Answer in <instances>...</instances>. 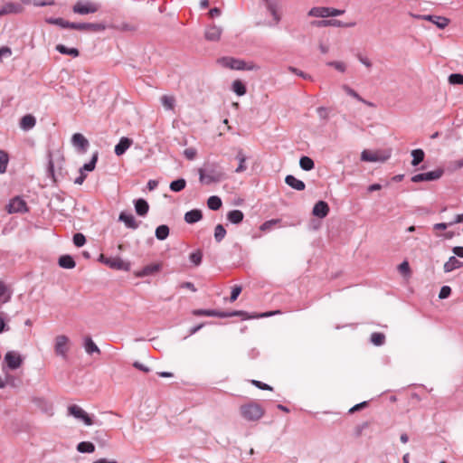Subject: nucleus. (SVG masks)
I'll return each mask as SVG.
<instances>
[{
  "label": "nucleus",
  "mask_w": 463,
  "mask_h": 463,
  "mask_svg": "<svg viewBox=\"0 0 463 463\" xmlns=\"http://www.w3.org/2000/svg\"><path fill=\"white\" fill-rule=\"evenodd\" d=\"M326 66L334 68L335 71H337L340 73H345L347 71V65L345 61H327Z\"/></svg>",
  "instance_id": "36"
},
{
  "label": "nucleus",
  "mask_w": 463,
  "mask_h": 463,
  "mask_svg": "<svg viewBox=\"0 0 463 463\" xmlns=\"http://www.w3.org/2000/svg\"><path fill=\"white\" fill-rule=\"evenodd\" d=\"M35 124H36L35 118L31 114H28V115L24 116L21 118L19 125L23 130L28 131V130L33 128Z\"/></svg>",
  "instance_id": "24"
},
{
  "label": "nucleus",
  "mask_w": 463,
  "mask_h": 463,
  "mask_svg": "<svg viewBox=\"0 0 463 463\" xmlns=\"http://www.w3.org/2000/svg\"><path fill=\"white\" fill-rule=\"evenodd\" d=\"M196 154H197V151L195 148L194 147H189V148H186L184 151V156L189 159V160H193L194 159V157L196 156Z\"/></svg>",
  "instance_id": "60"
},
{
  "label": "nucleus",
  "mask_w": 463,
  "mask_h": 463,
  "mask_svg": "<svg viewBox=\"0 0 463 463\" xmlns=\"http://www.w3.org/2000/svg\"><path fill=\"white\" fill-rule=\"evenodd\" d=\"M195 316H205V317H227L228 315L225 312H220L215 309H195L193 311Z\"/></svg>",
  "instance_id": "25"
},
{
  "label": "nucleus",
  "mask_w": 463,
  "mask_h": 463,
  "mask_svg": "<svg viewBox=\"0 0 463 463\" xmlns=\"http://www.w3.org/2000/svg\"><path fill=\"white\" fill-rule=\"evenodd\" d=\"M149 206L146 200L137 199L135 201V210L140 216H145L148 212Z\"/></svg>",
  "instance_id": "29"
},
{
  "label": "nucleus",
  "mask_w": 463,
  "mask_h": 463,
  "mask_svg": "<svg viewBox=\"0 0 463 463\" xmlns=\"http://www.w3.org/2000/svg\"><path fill=\"white\" fill-rule=\"evenodd\" d=\"M419 19L426 20L434 24L438 28L444 29L448 26L449 20L444 16L422 14L417 16Z\"/></svg>",
  "instance_id": "13"
},
{
  "label": "nucleus",
  "mask_w": 463,
  "mask_h": 463,
  "mask_svg": "<svg viewBox=\"0 0 463 463\" xmlns=\"http://www.w3.org/2000/svg\"><path fill=\"white\" fill-rule=\"evenodd\" d=\"M358 61H359L363 65H364V66H365V67H367V68H371V67H372V61H371L367 57H364V56L359 55V56H358Z\"/></svg>",
  "instance_id": "64"
},
{
  "label": "nucleus",
  "mask_w": 463,
  "mask_h": 463,
  "mask_svg": "<svg viewBox=\"0 0 463 463\" xmlns=\"http://www.w3.org/2000/svg\"><path fill=\"white\" fill-rule=\"evenodd\" d=\"M222 33V27L212 24L206 27L204 36L207 41L217 42L220 40Z\"/></svg>",
  "instance_id": "16"
},
{
  "label": "nucleus",
  "mask_w": 463,
  "mask_h": 463,
  "mask_svg": "<svg viewBox=\"0 0 463 463\" xmlns=\"http://www.w3.org/2000/svg\"><path fill=\"white\" fill-rule=\"evenodd\" d=\"M169 235V228L167 225L162 224L156 229V237L159 241L165 240Z\"/></svg>",
  "instance_id": "39"
},
{
  "label": "nucleus",
  "mask_w": 463,
  "mask_h": 463,
  "mask_svg": "<svg viewBox=\"0 0 463 463\" xmlns=\"http://www.w3.org/2000/svg\"><path fill=\"white\" fill-rule=\"evenodd\" d=\"M59 265L64 269H72L75 267L76 263L70 255H63L59 259Z\"/></svg>",
  "instance_id": "35"
},
{
  "label": "nucleus",
  "mask_w": 463,
  "mask_h": 463,
  "mask_svg": "<svg viewBox=\"0 0 463 463\" xmlns=\"http://www.w3.org/2000/svg\"><path fill=\"white\" fill-rule=\"evenodd\" d=\"M342 89L349 96L353 97L354 99L370 106V107H373V104L372 102H369V101H366L365 99H364L355 90H354L352 88H350L349 86L347 85H343L342 86Z\"/></svg>",
  "instance_id": "32"
},
{
  "label": "nucleus",
  "mask_w": 463,
  "mask_h": 463,
  "mask_svg": "<svg viewBox=\"0 0 463 463\" xmlns=\"http://www.w3.org/2000/svg\"><path fill=\"white\" fill-rule=\"evenodd\" d=\"M279 313L280 312L278 310V311H274V312H267V313H262V314H258V315H248L244 311H233V312L225 313V314L228 315L227 317L241 316V317H243V319H250V318L267 317H270L272 315L279 314Z\"/></svg>",
  "instance_id": "19"
},
{
  "label": "nucleus",
  "mask_w": 463,
  "mask_h": 463,
  "mask_svg": "<svg viewBox=\"0 0 463 463\" xmlns=\"http://www.w3.org/2000/svg\"><path fill=\"white\" fill-rule=\"evenodd\" d=\"M240 413L248 421H257L264 415V409L259 403L250 402L240 407Z\"/></svg>",
  "instance_id": "3"
},
{
  "label": "nucleus",
  "mask_w": 463,
  "mask_h": 463,
  "mask_svg": "<svg viewBox=\"0 0 463 463\" xmlns=\"http://www.w3.org/2000/svg\"><path fill=\"white\" fill-rule=\"evenodd\" d=\"M288 71H291L292 73L303 78L304 80H312L313 78L311 75L295 68V67H289L288 68Z\"/></svg>",
  "instance_id": "53"
},
{
  "label": "nucleus",
  "mask_w": 463,
  "mask_h": 463,
  "mask_svg": "<svg viewBox=\"0 0 463 463\" xmlns=\"http://www.w3.org/2000/svg\"><path fill=\"white\" fill-rule=\"evenodd\" d=\"M68 415L82 421L86 426L93 424L91 417L80 406L73 404L68 407Z\"/></svg>",
  "instance_id": "6"
},
{
  "label": "nucleus",
  "mask_w": 463,
  "mask_h": 463,
  "mask_svg": "<svg viewBox=\"0 0 463 463\" xmlns=\"http://www.w3.org/2000/svg\"><path fill=\"white\" fill-rule=\"evenodd\" d=\"M185 185H186L185 180L183 178H180V179L171 182L169 187H170L171 191H173V192H180L183 189H184Z\"/></svg>",
  "instance_id": "46"
},
{
  "label": "nucleus",
  "mask_w": 463,
  "mask_h": 463,
  "mask_svg": "<svg viewBox=\"0 0 463 463\" xmlns=\"http://www.w3.org/2000/svg\"><path fill=\"white\" fill-rule=\"evenodd\" d=\"M398 270L405 275V276H409L410 273H411V269H410V266H409V263L408 261L404 260L402 261L399 266H398Z\"/></svg>",
  "instance_id": "56"
},
{
  "label": "nucleus",
  "mask_w": 463,
  "mask_h": 463,
  "mask_svg": "<svg viewBox=\"0 0 463 463\" xmlns=\"http://www.w3.org/2000/svg\"><path fill=\"white\" fill-rule=\"evenodd\" d=\"M267 11L271 15V20L268 23L269 26H276L281 20L280 1L279 0H263Z\"/></svg>",
  "instance_id": "4"
},
{
  "label": "nucleus",
  "mask_w": 463,
  "mask_h": 463,
  "mask_svg": "<svg viewBox=\"0 0 463 463\" xmlns=\"http://www.w3.org/2000/svg\"><path fill=\"white\" fill-rule=\"evenodd\" d=\"M77 450L80 453H92L95 450V446L91 442L81 441L78 444Z\"/></svg>",
  "instance_id": "38"
},
{
  "label": "nucleus",
  "mask_w": 463,
  "mask_h": 463,
  "mask_svg": "<svg viewBox=\"0 0 463 463\" xmlns=\"http://www.w3.org/2000/svg\"><path fill=\"white\" fill-rule=\"evenodd\" d=\"M232 90L238 96H243L246 93V87L240 80H235L232 84Z\"/></svg>",
  "instance_id": "37"
},
{
  "label": "nucleus",
  "mask_w": 463,
  "mask_h": 463,
  "mask_svg": "<svg viewBox=\"0 0 463 463\" xmlns=\"http://www.w3.org/2000/svg\"><path fill=\"white\" fill-rule=\"evenodd\" d=\"M85 242H86V239H85V236L82 233H76V234H74V236H73V243L77 247L83 246L85 244Z\"/></svg>",
  "instance_id": "55"
},
{
  "label": "nucleus",
  "mask_w": 463,
  "mask_h": 463,
  "mask_svg": "<svg viewBox=\"0 0 463 463\" xmlns=\"http://www.w3.org/2000/svg\"><path fill=\"white\" fill-rule=\"evenodd\" d=\"M56 50L60 53H61V54H66V55H70V56H72V57H78L79 54H80L78 49H76V48H69V47H66L63 44L56 45Z\"/></svg>",
  "instance_id": "34"
},
{
  "label": "nucleus",
  "mask_w": 463,
  "mask_h": 463,
  "mask_svg": "<svg viewBox=\"0 0 463 463\" xmlns=\"http://www.w3.org/2000/svg\"><path fill=\"white\" fill-rule=\"evenodd\" d=\"M62 156L59 151L49 154V161L47 171L50 176L54 179V168L55 166L61 168Z\"/></svg>",
  "instance_id": "10"
},
{
  "label": "nucleus",
  "mask_w": 463,
  "mask_h": 463,
  "mask_svg": "<svg viewBox=\"0 0 463 463\" xmlns=\"http://www.w3.org/2000/svg\"><path fill=\"white\" fill-rule=\"evenodd\" d=\"M251 383L253 385H255L256 387L261 389V390H269V391H271L272 390V387L264 383H261L260 381H256V380H252L251 381Z\"/></svg>",
  "instance_id": "62"
},
{
  "label": "nucleus",
  "mask_w": 463,
  "mask_h": 463,
  "mask_svg": "<svg viewBox=\"0 0 463 463\" xmlns=\"http://www.w3.org/2000/svg\"><path fill=\"white\" fill-rule=\"evenodd\" d=\"M98 160V153H95L91 158V160L89 163H86L83 165L82 167H80V170L90 172L93 171L96 165Z\"/></svg>",
  "instance_id": "48"
},
{
  "label": "nucleus",
  "mask_w": 463,
  "mask_h": 463,
  "mask_svg": "<svg viewBox=\"0 0 463 463\" xmlns=\"http://www.w3.org/2000/svg\"><path fill=\"white\" fill-rule=\"evenodd\" d=\"M318 49L322 54H326L330 51V44L328 42L320 40L318 43Z\"/></svg>",
  "instance_id": "57"
},
{
  "label": "nucleus",
  "mask_w": 463,
  "mask_h": 463,
  "mask_svg": "<svg viewBox=\"0 0 463 463\" xmlns=\"http://www.w3.org/2000/svg\"><path fill=\"white\" fill-rule=\"evenodd\" d=\"M71 340L64 335H59L54 338V352L57 356L67 359L70 351Z\"/></svg>",
  "instance_id": "5"
},
{
  "label": "nucleus",
  "mask_w": 463,
  "mask_h": 463,
  "mask_svg": "<svg viewBox=\"0 0 463 463\" xmlns=\"http://www.w3.org/2000/svg\"><path fill=\"white\" fill-rule=\"evenodd\" d=\"M207 205L211 210H219L222 206V200L216 195L210 196L207 200Z\"/></svg>",
  "instance_id": "42"
},
{
  "label": "nucleus",
  "mask_w": 463,
  "mask_h": 463,
  "mask_svg": "<svg viewBox=\"0 0 463 463\" xmlns=\"http://www.w3.org/2000/svg\"><path fill=\"white\" fill-rule=\"evenodd\" d=\"M218 64L235 71H257L259 66L253 62H246L243 60L233 57H222L217 61Z\"/></svg>",
  "instance_id": "1"
},
{
  "label": "nucleus",
  "mask_w": 463,
  "mask_h": 463,
  "mask_svg": "<svg viewBox=\"0 0 463 463\" xmlns=\"http://www.w3.org/2000/svg\"><path fill=\"white\" fill-rule=\"evenodd\" d=\"M463 266V262L458 260L455 256H451L443 266L444 272L449 273L458 269Z\"/></svg>",
  "instance_id": "23"
},
{
  "label": "nucleus",
  "mask_w": 463,
  "mask_h": 463,
  "mask_svg": "<svg viewBox=\"0 0 463 463\" xmlns=\"http://www.w3.org/2000/svg\"><path fill=\"white\" fill-rule=\"evenodd\" d=\"M71 144L74 148L80 153H85L90 145L88 139L80 133L72 135Z\"/></svg>",
  "instance_id": "11"
},
{
  "label": "nucleus",
  "mask_w": 463,
  "mask_h": 463,
  "mask_svg": "<svg viewBox=\"0 0 463 463\" xmlns=\"http://www.w3.org/2000/svg\"><path fill=\"white\" fill-rule=\"evenodd\" d=\"M106 265L117 270L128 271L130 269V263L123 260L119 257H110L109 260H106Z\"/></svg>",
  "instance_id": "12"
},
{
  "label": "nucleus",
  "mask_w": 463,
  "mask_h": 463,
  "mask_svg": "<svg viewBox=\"0 0 463 463\" xmlns=\"http://www.w3.org/2000/svg\"><path fill=\"white\" fill-rule=\"evenodd\" d=\"M450 293H451V288L449 286H443L440 288L439 298L440 299H445L449 297Z\"/></svg>",
  "instance_id": "58"
},
{
  "label": "nucleus",
  "mask_w": 463,
  "mask_h": 463,
  "mask_svg": "<svg viewBox=\"0 0 463 463\" xmlns=\"http://www.w3.org/2000/svg\"><path fill=\"white\" fill-rule=\"evenodd\" d=\"M309 16L313 17H329V7H313L308 12Z\"/></svg>",
  "instance_id": "31"
},
{
  "label": "nucleus",
  "mask_w": 463,
  "mask_h": 463,
  "mask_svg": "<svg viewBox=\"0 0 463 463\" xmlns=\"http://www.w3.org/2000/svg\"><path fill=\"white\" fill-rule=\"evenodd\" d=\"M443 175L442 169H436L434 171L417 174L411 177L413 183L429 182L439 179Z\"/></svg>",
  "instance_id": "8"
},
{
  "label": "nucleus",
  "mask_w": 463,
  "mask_h": 463,
  "mask_svg": "<svg viewBox=\"0 0 463 463\" xmlns=\"http://www.w3.org/2000/svg\"><path fill=\"white\" fill-rule=\"evenodd\" d=\"M354 25H355V23H354V22L345 24L340 20H332V23H331V26H334V27H353Z\"/></svg>",
  "instance_id": "61"
},
{
  "label": "nucleus",
  "mask_w": 463,
  "mask_h": 463,
  "mask_svg": "<svg viewBox=\"0 0 463 463\" xmlns=\"http://www.w3.org/2000/svg\"><path fill=\"white\" fill-rule=\"evenodd\" d=\"M46 22L48 24H56V25H59L62 28H71V24L72 23H70L68 21H65L64 19L62 18H48L46 20Z\"/></svg>",
  "instance_id": "44"
},
{
  "label": "nucleus",
  "mask_w": 463,
  "mask_h": 463,
  "mask_svg": "<svg viewBox=\"0 0 463 463\" xmlns=\"http://www.w3.org/2000/svg\"><path fill=\"white\" fill-rule=\"evenodd\" d=\"M73 12L79 14H93L98 11V5L91 2H77L72 8Z\"/></svg>",
  "instance_id": "9"
},
{
  "label": "nucleus",
  "mask_w": 463,
  "mask_h": 463,
  "mask_svg": "<svg viewBox=\"0 0 463 463\" xmlns=\"http://www.w3.org/2000/svg\"><path fill=\"white\" fill-rule=\"evenodd\" d=\"M12 54V51L9 47H1L0 48V61L3 60V58L5 57H9L11 56Z\"/></svg>",
  "instance_id": "63"
},
{
  "label": "nucleus",
  "mask_w": 463,
  "mask_h": 463,
  "mask_svg": "<svg viewBox=\"0 0 463 463\" xmlns=\"http://www.w3.org/2000/svg\"><path fill=\"white\" fill-rule=\"evenodd\" d=\"M202 217L203 214L200 210H191L184 214V221L187 223H195L199 222L202 219Z\"/></svg>",
  "instance_id": "28"
},
{
  "label": "nucleus",
  "mask_w": 463,
  "mask_h": 463,
  "mask_svg": "<svg viewBox=\"0 0 463 463\" xmlns=\"http://www.w3.org/2000/svg\"><path fill=\"white\" fill-rule=\"evenodd\" d=\"M203 254L201 250L192 252L189 256L190 260L195 265L199 266L202 262Z\"/></svg>",
  "instance_id": "51"
},
{
  "label": "nucleus",
  "mask_w": 463,
  "mask_h": 463,
  "mask_svg": "<svg viewBox=\"0 0 463 463\" xmlns=\"http://www.w3.org/2000/svg\"><path fill=\"white\" fill-rule=\"evenodd\" d=\"M279 222V219H272V220H269V221H266L264 222L260 226V230L262 231V232H268V231H270L272 229V227L277 224L278 222Z\"/></svg>",
  "instance_id": "50"
},
{
  "label": "nucleus",
  "mask_w": 463,
  "mask_h": 463,
  "mask_svg": "<svg viewBox=\"0 0 463 463\" xmlns=\"http://www.w3.org/2000/svg\"><path fill=\"white\" fill-rule=\"evenodd\" d=\"M133 140L123 137L119 139V142L115 146V154L117 156H122L131 146Z\"/></svg>",
  "instance_id": "20"
},
{
  "label": "nucleus",
  "mask_w": 463,
  "mask_h": 463,
  "mask_svg": "<svg viewBox=\"0 0 463 463\" xmlns=\"http://www.w3.org/2000/svg\"><path fill=\"white\" fill-rule=\"evenodd\" d=\"M329 212L328 204L324 201L317 202L313 207V214L318 218H325Z\"/></svg>",
  "instance_id": "21"
},
{
  "label": "nucleus",
  "mask_w": 463,
  "mask_h": 463,
  "mask_svg": "<svg viewBox=\"0 0 463 463\" xmlns=\"http://www.w3.org/2000/svg\"><path fill=\"white\" fill-rule=\"evenodd\" d=\"M449 82L450 84H458L461 85L463 84V75L459 73H453L449 76Z\"/></svg>",
  "instance_id": "52"
},
{
  "label": "nucleus",
  "mask_w": 463,
  "mask_h": 463,
  "mask_svg": "<svg viewBox=\"0 0 463 463\" xmlns=\"http://www.w3.org/2000/svg\"><path fill=\"white\" fill-rule=\"evenodd\" d=\"M236 159L239 161V165L235 169V172L236 173H242V172H244L247 169V166L245 165L247 157H246L245 154L243 153V151L241 149H240L238 151V153L236 155Z\"/></svg>",
  "instance_id": "33"
},
{
  "label": "nucleus",
  "mask_w": 463,
  "mask_h": 463,
  "mask_svg": "<svg viewBox=\"0 0 463 463\" xmlns=\"http://www.w3.org/2000/svg\"><path fill=\"white\" fill-rule=\"evenodd\" d=\"M118 221L124 222L126 227L136 230L139 226V222H137L133 214L127 213L125 212H122L118 216Z\"/></svg>",
  "instance_id": "17"
},
{
  "label": "nucleus",
  "mask_w": 463,
  "mask_h": 463,
  "mask_svg": "<svg viewBox=\"0 0 463 463\" xmlns=\"http://www.w3.org/2000/svg\"><path fill=\"white\" fill-rule=\"evenodd\" d=\"M300 167L305 171H310L314 168V161L308 156H302L299 160Z\"/></svg>",
  "instance_id": "43"
},
{
  "label": "nucleus",
  "mask_w": 463,
  "mask_h": 463,
  "mask_svg": "<svg viewBox=\"0 0 463 463\" xmlns=\"http://www.w3.org/2000/svg\"><path fill=\"white\" fill-rule=\"evenodd\" d=\"M424 156H425V154L422 149L412 150L411 151V156H412L411 165L416 166L420 163H421L424 159Z\"/></svg>",
  "instance_id": "40"
},
{
  "label": "nucleus",
  "mask_w": 463,
  "mask_h": 463,
  "mask_svg": "<svg viewBox=\"0 0 463 463\" xmlns=\"http://www.w3.org/2000/svg\"><path fill=\"white\" fill-rule=\"evenodd\" d=\"M2 297H5L3 303H6L11 298V293L8 290L6 285L4 282L0 281V298Z\"/></svg>",
  "instance_id": "49"
},
{
  "label": "nucleus",
  "mask_w": 463,
  "mask_h": 463,
  "mask_svg": "<svg viewBox=\"0 0 463 463\" xmlns=\"http://www.w3.org/2000/svg\"><path fill=\"white\" fill-rule=\"evenodd\" d=\"M241 286H234L232 288V294H231V297H230V301L231 302H233L235 301L239 295L241 294Z\"/></svg>",
  "instance_id": "59"
},
{
  "label": "nucleus",
  "mask_w": 463,
  "mask_h": 463,
  "mask_svg": "<svg viewBox=\"0 0 463 463\" xmlns=\"http://www.w3.org/2000/svg\"><path fill=\"white\" fill-rule=\"evenodd\" d=\"M223 178L224 173L214 164L207 165L204 169H199L200 182L204 184L218 183Z\"/></svg>",
  "instance_id": "2"
},
{
  "label": "nucleus",
  "mask_w": 463,
  "mask_h": 463,
  "mask_svg": "<svg viewBox=\"0 0 463 463\" xmlns=\"http://www.w3.org/2000/svg\"><path fill=\"white\" fill-rule=\"evenodd\" d=\"M84 348H85V351L89 354H91L93 353L99 354V352H100L99 348L97 346V345L90 337L85 339Z\"/></svg>",
  "instance_id": "41"
},
{
  "label": "nucleus",
  "mask_w": 463,
  "mask_h": 463,
  "mask_svg": "<svg viewBox=\"0 0 463 463\" xmlns=\"http://www.w3.org/2000/svg\"><path fill=\"white\" fill-rule=\"evenodd\" d=\"M244 214L240 210H232L227 213V219L233 224H239L242 222Z\"/></svg>",
  "instance_id": "30"
},
{
  "label": "nucleus",
  "mask_w": 463,
  "mask_h": 463,
  "mask_svg": "<svg viewBox=\"0 0 463 463\" xmlns=\"http://www.w3.org/2000/svg\"><path fill=\"white\" fill-rule=\"evenodd\" d=\"M8 158L5 153L0 152V173L4 174L6 171Z\"/></svg>",
  "instance_id": "54"
},
{
  "label": "nucleus",
  "mask_w": 463,
  "mask_h": 463,
  "mask_svg": "<svg viewBox=\"0 0 463 463\" xmlns=\"http://www.w3.org/2000/svg\"><path fill=\"white\" fill-rule=\"evenodd\" d=\"M160 269H161V265L159 263L150 264V265L144 267L141 270H139L137 273V276L140 277V278L146 277V276L152 275V274L159 271Z\"/></svg>",
  "instance_id": "26"
},
{
  "label": "nucleus",
  "mask_w": 463,
  "mask_h": 463,
  "mask_svg": "<svg viewBox=\"0 0 463 463\" xmlns=\"http://www.w3.org/2000/svg\"><path fill=\"white\" fill-rule=\"evenodd\" d=\"M370 340L373 345L381 346L385 342V335L383 333H373Z\"/></svg>",
  "instance_id": "45"
},
{
  "label": "nucleus",
  "mask_w": 463,
  "mask_h": 463,
  "mask_svg": "<svg viewBox=\"0 0 463 463\" xmlns=\"http://www.w3.org/2000/svg\"><path fill=\"white\" fill-rule=\"evenodd\" d=\"M160 102L165 110H174L175 107V98L173 95H163Z\"/></svg>",
  "instance_id": "27"
},
{
  "label": "nucleus",
  "mask_w": 463,
  "mask_h": 463,
  "mask_svg": "<svg viewBox=\"0 0 463 463\" xmlns=\"http://www.w3.org/2000/svg\"><path fill=\"white\" fill-rule=\"evenodd\" d=\"M9 213H24L27 211L25 202L20 197L14 198L7 205Z\"/></svg>",
  "instance_id": "15"
},
{
  "label": "nucleus",
  "mask_w": 463,
  "mask_h": 463,
  "mask_svg": "<svg viewBox=\"0 0 463 463\" xmlns=\"http://www.w3.org/2000/svg\"><path fill=\"white\" fill-rule=\"evenodd\" d=\"M226 235V230L222 224L216 225L214 229V239L220 242Z\"/></svg>",
  "instance_id": "47"
},
{
  "label": "nucleus",
  "mask_w": 463,
  "mask_h": 463,
  "mask_svg": "<svg viewBox=\"0 0 463 463\" xmlns=\"http://www.w3.org/2000/svg\"><path fill=\"white\" fill-rule=\"evenodd\" d=\"M23 359L21 355L14 351H9L4 357L3 365H6L8 369L15 370L22 364Z\"/></svg>",
  "instance_id": "7"
},
{
  "label": "nucleus",
  "mask_w": 463,
  "mask_h": 463,
  "mask_svg": "<svg viewBox=\"0 0 463 463\" xmlns=\"http://www.w3.org/2000/svg\"><path fill=\"white\" fill-rule=\"evenodd\" d=\"M285 183L290 186L291 188L297 191H303L306 187V184L303 181L296 178L294 175H288L285 178Z\"/></svg>",
  "instance_id": "22"
},
{
  "label": "nucleus",
  "mask_w": 463,
  "mask_h": 463,
  "mask_svg": "<svg viewBox=\"0 0 463 463\" xmlns=\"http://www.w3.org/2000/svg\"><path fill=\"white\" fill-rule=\"evenodd\" d=\"M106 26L102 24H92V23H74L71 24V29L79 30V31H103Z\"/></svg>",
  "instance_id": "14"
},
{
  "label": "nucleus",
  "mask_w": 463,
  "mask_h": 463,
  "mask_svg": "<svg viewBox=\"0 0 463 463\" xmlns=\"http://www.w3.org/2000/svg\"><path fill=\"white\" fill-rule=\"evenodd\" d=\"M388 156H382L377 152L364 150L361 153V160L364 162H384Z\"/></svg>",
  "instance_id": "18"
}]
</instances>
